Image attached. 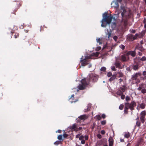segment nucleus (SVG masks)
Listing matches in <instances>:
<instances>
[{
	"label": "nucleus",
	"mask_w": 146,
	"mask_h": 146,
	"mask_svg": "<svg viewBox=\"0 0 146 146\" xmlns=\"http://www.w3.org/2000/svg\"><path fill=\"white\" fill-rule=\"evenodd\" d=\"M84 136L83 135H81L79 137V139L80 140H84Z\"/></svg>",
	"instance_id": "nucleus-47"
},
{
	"label": "nucleus",
	"mask_w": 146,
	"mask_h": 146,
	"mask_svg": "<svg viewBox=\"0 0 146 146\" xmlns=\"http://www.w3.org/2000/svg\"><path fill=\"white\" fill-rule=\"evenodd\" d=\"M69 128L71 130H73L75 131V129L77 127V125L76 124H74L72 126H70L69 127Z\"/></svg>",
	"instance_id": "nucleus-14"
},
{
	"label": "nucleus",
	"mask_w": 146,
	"mask_h": 146,
	"mask_svg": "<svg viewBox=\"0 0 146 146\" xmlns=\"http://www.w3.org/2000/svg\"><path fill=\"white\" fill-rule=\"evenodd\" d=\"M141 85H140L137 88V89L138 90L140 91L141 90L142 87L141 86Z\"/></svg>",
	"instance_id": "nucleus-57"
},
{
	"label": "nucleus",
	"mask_w": 146,
	"mask_h": 146,
	"mask_svg": "<svg viewBox=\"0 0 146 146\" xmlns=\"http://www.w3.org/2000/svg\"><path fill=\"white\" fill-rule=\"evenodd\" d=\"M131 100V98H130V97L128 96H126V98H125V100L126 101H129Z\"/></svg>",
	"instance_id": "nucleus-29"
},
{
	"label": "nucleus",
	"mask_w": 146,
	"mask_h": 146,
	"mask_svg": "<svg viewBox=\"0 0 146 146\" xmlns=\"http://www.w3.org/2000/svg\"><path fill=\"white\" fill-rule=\"evenodd\" d=\"M82 129V128L81 127H79V128H76L75 129V131H78L79 130H81Z\"/></svg>",
	"instance_id": "nucleus-46"
},
{
	"label": "nucleus",
	"mask_w": 146,
	"mask_h": 146,
	"mask_svg": "<svg viewBox=\"0 0 146 146\" xmlns=\"http://www.w3.org/2000/svg\"><path fill=\"white\" fill-rule=\"evenodd\" d=\"M106 120H104V121H102L101 122V124L102 125H104L106 124Z\"/></svg>",
	"instance_id": "nucleus-48"
},
{
	"label": "nucleus",
	"mask_w": 146,
	"mask_h": 146,
	"mask_svg": "<svg viewBox=\"0 0 146 146\" xmlns=\"http://www.w3.org/2000/svg\"><path fill=\"white\" fill-rule=\"evenodd\" d=\"M139 68V65L136 64L133 66V69L135 70H137Z\"/></svg>",
	"instance_id": "nucleus-21"
},
{
	"label": "nucleus",
	"mask_w": 146,
	"mask_h": 146,
	"mask_svg": "<svg viewBox=\"0 0 146 146\" xmlns=\"http://www.w3.org/2000/svg\"><path fill=\"white\" fill-rule=\"evenodd\" d=\"M140 119L141 122L143 123L145 121V117L140 116Z\"/></svg>",
	"instance_id": "nucleus-23"
},
{
	"label": "nucleus",
	"mask_w": 146,
	"mask_h": 146,
	"mask_svg": "<svg viewBox=\"0 0 146 146\" xmlns=\"http://www.w3.org/2000/svg\"><path fill=\"white\" fill-rule=\"evenodd\" d=\"M145 107V104L144 103H142L140 105V108L142 109H144Z\"/></svg>",
	"instance_id": "nucleus-26"
},
{
	"label": "nucleus",
	"mask_w": 146,
	"mask_h": 146,
	"mask_svg": "<svg viewBox=\"0 0 146 146\" xmlns=\"http://www.w3.org/2000/svg\"><path fill=\"white\" fill-rule=\"evenodd\" d=\"M61 143V141H57L54 143V144L55 145H58Z\"/></svg>",
	"instance_id": "nucleus-43"
},
{
	"label": "nucleus",
	"mask_w": 146,
	"mask_h": 146,
	"mask_svg": "<svg viewBox=\"0 0 146 146\" xmlns=\"http://www.w3.org/2000/svg\"><path fill=\"white\" fill-rule=\"evenodd\" d=\"M138 36V34H136L135 36H133L131 34H129L126 36L127 39L130 41H132L133 40L136 39Z\"/></svg>",
	"instance_id": "nucleus-4"
},
{
	"label": "nucleus",
	"mask_w": 146,
	"mask_h": 146,
	"mask_svg": "<svg viewBox=\"0 0 146 146\" xmlns=\"http://www.w3.org/2000/svg\"><path fill=\"white\" fill-rule=\"evenodd\" d=\"M127 56L131 55L133 57H134L136 56V52L135 51H130L127 52L126 54Z\"/></svg>",
	"instance_id": "nucleus-8"
},
{
	"label": "nucleus",
	"mask_w": 146,
	"mask_h": 146,
	"mask_svg": "<svg viewBox=\"0 0 146 146\" xmlns=\"http://www.w3.org/2000/svg\"><path fill=\"white\" fill-rule=\"evenodd\" d=\"M113 38L115 41H116L117 39V37L116 36H114Z\"/></svg>",
	"instance_id": "nucleus-50"
},
{
	"label": "nucleus",
	"mask_w": 146,
	"mask_h": 146,
	"mask_svg": "<svg viewBox=\"0 0 146 146\" xmlns=\"http://www.w3.org/2000/svg\"><path fill=\"white\" fill-rule=\"evenodd\" d=\"M101 133L102 135H104L105 133V131L104 130H102L101 131Z\"/></svg>",
	"instance_id": "nucleus-55"
},
{
	"label": "nucleus",
	"mask_w": 146,
	"mask_h": 146,
	"mask_svg": "<svg viewBox=\"0 0 146 146\" xmlns=\"http://www.w3.org/2000/svg\"><path fill=\"white\" fill-rule=\"evenodd\" d=\"M123 93L122 92H121L120 90H118L116 92L118 96H120Z\"/></svg>",
	"instance_id": "nucleus-25"
},
{
	"label": "nucleus",
	"mask_w": 146,
	"mask_h": 146,
	"mask_svg": "<svg viewBox=\"0 0 146 146\" xmlns=\"http://www.w3.org/2000/svg\"><path fill=\"white\" fill-rule=\"evenodd\" d=\"M81 143L82 144H84L85 143V141L84 140H81Z\"/></svg>",
	"instance_id": "nucleus-62"
},
{
	"label": "nucleus",
	"mask_w": 146,
	"mask_h": 146,
	"mask_svg": "<svg viewBox=\"0 0 146 146\" xmlns=\"http://www.w3.org/2000/svg\"><path fill=\"white\" fill-rule=\"evenodd\" d=\"M123 107L124 105L122 104H121L119 106V109L120 110H122Z\"/></svg>",
	"instance_id": "nucleus-36"
},
{
	"label": "nucleus",
	"mask_w": 146,
	"mask_h": 146,
	"mask_svg": "<svg viewBox=\"0 0 146 146\" xmlns=\"http://www.w3.org/2000/svg\"><path fill=\"white\" fill-rule=\"evenodd\" d=\"M85 86L83 85V84H79L78 86V89L80 90H83L85 88Z\"/></svg>",
	"instance_id": "nucleus-16"
},
{
	"label": "nucleus",
	"mask_w": 146,
	"mask_h": 146,
	"mask_svg": "<svg viewBox=\"0 0 146 146\" xmlns=\"http://www.w3.org/2000/svg\"><path fill=\"white\" fill-rule=\"evenodd\" d=\"M142 80H145L146 79V76H145L144 77H141L140 78Z\"/></svg>",
	"instance_id": "nucleus-53"
},
{
	"label": "nucleus",
	"mask_w": 146,
	"mask_h": 146,
	"mask_svg": "<svg viewBox=\"0 0 146 146\" xmlns=\"http://www.w3.org/2000/svg\"><path fill=\"white\" fill-rule=\"evenodd\" d=\"M113 18V16L111 15H108V13H105L103 14V18L101 21L102 23L101 26L102 27H105L107 24H110Z\"/></svg>",
	"instance_id": "nucleus-1"
},
{
	"label": "nucleus",
	"mask_w": 146,
	"mask_h": 146,
	"mask_svg": "<svg viewBox=\"0 0 146 146\" xmlns=\"http://www.w3.org/2000/svg\"><path fill=\"white\" fill-rule=\"evenodd\" d=\"M99 78V76L95 74H91L89 75V79L90 81L93 82H96Z\"/></svg>",
	"instance_id": "nucleus-2"
},
{
	"label": "nucleus",
	"mask_w": 146,
	"mask_h": 146,
	"mask_svg": "<svg viewBox=\"0 0 146 146\" xmlns=\"http://www.w3.org/2000/svg\"><path fill=\"white\" fill-rule=\"evenodd\" d=\"M81 84L86 86V85L88 84L89 82H87L86 79L84 78V79H82L81 80Z\"/></svg>",
	"instance_id": "nucleus-13"
},
{
	"label": "nucleus",
	"mask_w": 146,
	"mask_h": 146,
	"mask_svg": "<svg viewBox=\"0 0 146 146\" xmlns=\"http://www.w3.org/2000/svg\"><path fill=\"white\" fill-rule=\"evenodd\" d=\"M87 118V116L86 115H83L78 117L80 120H84Z\"/></svg>",
	"instance_id": "nucleus-12"
},
{
	"label": "nucleus",
	"mask_w": 146,
	"mask_h": 146,
	"mask_svg": "<svg viewBox=\"0 0 146 146\" xmlns=\"http://www.w3.org/2000/svg\"><path fill=\"white\" fill-rule=\"evenodd\" d=\"M97 137L99 139H101L102 136L101 134H98L97 135Z\"/></svg>",
	"instance_id": "nucleus-49"
},
{
	"label": "nucleus",
	"mask_w": 146,
	"mask_h": 146,
	"mask_svg": "<svg viewBox=\"0 0 146 146\" xmlns=\"http://www.w3.org/2000/svg\"><path fill=\"white\" fill-rule=\"evenodd\" d=\"M100 70L101 71L105 72L106 70V68L105 67H102L100 69Z\"/></svg>",
	"instance_id": "nucleus-30"
},
{
	"label": "nucleus",
	"mask_w": 146,
	"mask_h": 146,
	"mask_svg": "<svg viewBox=\"0 0 146 146\" xmlns=\"http://www.w3.org/2000/svg\"><path fill=\"white\" fill-rule=\"evenodd\" d=\"M140 60L142 61H145L146 60V57L143 56L140 59Z\"/></svg>",
	"instance_id": "nucleus-38"
},
{
	"label": "nucleus",
	"mask_w": 146,
	"mask_h": 146,
	"mask_svg": "<svg viewBox=\"0 0 146 146\" xmlns=\"http://www.w3.org/2000/svg\"><path fill=\"white\" fill-rule=\"evenodd\" d=\"M62 135H59L57 137V138L58 139L61 140L62 139Z\"/></svg>",
	"instance_id": "nucleus-39"
},
{
	"label": "nucleus",
	"mask_w": 146,
	"mask_h": 146,
	"mask_svg": "<svg viewBox=\"0 0 146 146\" xmlns=\"http://www.w3.org/2000/svg\"><path fill=\"white\" fill-rule=\"evenodd\" d=\"M123 81V79L121 78H120V79H119V83H121V82H122Z\"/></svg>",
	"instance_id": "nucleus-64"
},
{
	"label": "nucleus",
	"mask_w": 146,
	"mask_h": 146,
	"mask_svg": "<svg viewBox=\"0 0 146 146\" xmlns=\"http://www.w3.org/2000/svg\"><path fill=\"white\" fill-rule=\"evenodd\" d=\"M19 34L18 33H14V38H18L19 37Z\"/></svg>",
	"instance_id": "nucleus-28"
},
{
	"label": "nucleus",
	"mask_w": 146,
	"mask_h": 146,
	"mask_svg": "<svg viewBox=\"0 0 146 146\" xmlns=\"http://www.w3.org/2000/svg\"><path fill=\"white\" fill-rule=\"evenodd\" d=\"M124 135L125 137L128 138L130 137V134L129 132H125L124 133Z\"/></svg>",
	"instance_id": "nucleus-17"
},
{
	"label": "nucleus",
	"mask_w": 146,
	"mask_h": 146,
	"mask_svg": "<svg viewBox=\"0 0 146 146\" xmlns=\"http://www.w3.org/2000/svg\"><path fill=\"white\" fill-rule=\"evenodd\" d=\"M129 58L128 57L127 58L125 55H122L121 56V60L123 62H125L126 61L129 60Z\"/></svg>",
	"instance_id": "nucleus-10"
},
{
	"label": "nucleus",
	"mask_w": 146,
	"mask_h": 146,
	"mask_svg": "<svg viewBox=\"0 0 146 146\" xmlns=\"http://www.w3.org/2000/svg\"><path fill=\"white\" fill-rule=\"evenodd\" d=\"M125 105H126L128 108L130 109L131 111H132L134 110V107L136 106V103L135 102L133 101L130 103L128 102L125 103Z\"/></svg>",
	"instance_id": "nucleus-3"
},
{
	"label": "nucleus",
	"mask_w": 146,
	"mask_h": 146,
	"mask_svg": "<svg viewBox=\"0 0 146 146\" xmlns=\"http://www.w3.org/2000/svg\"><path fill=\"white\" fill-rule=\"evenodd\" d=\"M142 74L143 76H144L146 75V71H144L143 72Z\"/></svg>",
	"instance_id": "nucleus-61"
},
{
	"label": "nucleus",
	"mask_w": 146,
	"mask_h": 146,
	"mask_svg": "<svg viewBox=\"0 0 146 146\" xmlns=\"http://www.w3.org/2000/svg\"><path fill=\"white\" fill-rule=\"evenodd\" d=\"M118 74V76L119 77H122L123 76V75L121 72H117Z\"/></svg>",
	"instance_id": "nucleus-27"
},
{
	"label": "nucleus",
	"mask_w": 146,
	"mask_h": 146,
	"mask_svg": "<svg viewBox=\"0 0 146 146\" xmlns=\"http://www.w3.org/2000/svg\"><path fill=\"white\" fill-rule=\"evenodd\" d=\"M80 61L81 62V65L82 66H85L88 64V61L86 58L82 59V57L81 58Z\"/></svg>",
	"instance_id": "nucleus-7"
},
{
	"label": "nucleus",
	"mask_w": 146,
	"mask_h": 146,
	"mask_svg": "<svg viewBox=\"0 0 146 146\" xmlns=\"http://www.w3.org/2000/svg\"><path fill=\"white\" fill-rule=\"evenodd\" d=\"M116 78V76L115 75H113L110 78L109 80L111 82L112 81L114 80Z\"/></svg>",
	"instance_id": "nucleus-18"
},
{
	"label": "nucleus",
	"mask_w": 146,
	"mask_h": 146,
	"mask_svg": "<svg viewBox=\"0 0 146 146\" xmlns=\"http://www.w3.org/2000/svg\"><path fill=\"white\" fill-rule=\"evenodd\" d=\"M80 134H78L76 136V138H79V137H80Z\"/></svg>",
	"instance_id": "nucleus-60"
},
{
	"label": "nucleus",
	"mask_w": 146,
	"mask_h": 146,
	"mask_svg": "<svg viewBox=\"0 0 146 146\" xmlns=\"http://www.w3.org/2000/svg\"><path fill=\"white\" fill-rule=\"evenodd\" d=\"M74 94L72 95L71 96V97L69 99V101L71 103L73 102H77L78 100V99H76L75 100H74Z\"/></svg>",
	"instance_id": "nucleus-9"
},
{
	"label": "nucleus",
	"mask_w": 146,
	"mask_h": 146,
	"mask_svg": "<svg viewBox=\"0 0 146 146\" xmlns=\"http://www.w3.org/2000/svg\"><path fill=\"white\" fill-rule=\"evenodd\" d=\"M91 104H89L88 105L87 108H88V110H90L91 108Z\"/></svg>",
	"instance_id": "nucleus-41"
},
{
	"label": "nucleus",
	"mask_w": 146,
	"mask_h": 146,
	"mask_svg": "<svg viewBox=\"0 0 146 146\" xmlns=\"http://www.w3.org/2000/svg\"><path fill=\"white\" fill-rule=\"evenodd\" d=\"M85 139L86 140H88V137L87 135L85 136Z\"/></svg>",
	"instance_id": "nucleus-58"
},
{
	"label": "nucleus",
	"mask_w": 146,
	"mask_h": 146,
	"mask_svg": "<svg viewBox=\"0 0 146 146\" xmlns=\"http://www.w3.org/2000/svg\"><path fill=\"white\" fill-rule=\"evenodd\" d=\"M63 135L64 138H66L68 136V135L66 133L64 134Z\"/></svg>",
	"instance_id": "nucleus-54"
},
{
	"label": "nucleus",
	"mask_w": 146,
	"mask_h": 146,
	"mask_svg": "<svg viewBox=\"0 0 146 146\" xmlns=\"http://www.w3.org/2000/svg\"><path fill=\"white\" fill-rule=\"evenodd\" d=\"M129 31L130 33H135V30L133 29H131L129 30Z\"/></svg>",
	"instance_id": "nucleus-42"
},
{
	"label": "nucleus",
	"mask_w": 146,
	"mask_h": 146,
	"mask_svg": "<svg viewBox=\"0 0 146 146\" xmlns=\"http://www.w3.org/2000/svg\"><path fill=\"white\" fill-rule=\"evenodd\" d=\"M121 10H123V11L121 14L122 18H123V17H125L126 18H127L129 17V13H128L127 14H126L127 11L125 9V7L121 6Z\"/></svg>",
	"instance_id": "nucleus-5"
},
{
	"label": "nucleus",
	"mask_w": 146,
	"mask_h": 146,
	"mask_svg": "<svg viewBox=\"0 0 146 146\" xmlns=\"http://www.w3.org/2000/svg\"><path fill=\"white\" fill-rule=\"evenodd\" d=\"M96 117L97 119H98V120H100L101 119V117L99 115H96Z\"/></svg>",
	"instance_id": "nucleus-37"
},
{
	"label": "nucleus",
	"mask_w": 146,
	"mask_h": 146,
	"mask_svg": "<svg viewBox=\"0 0 146 146\" xmlns=\"http://www.w3.org/2000/svg\"><path fill=\"white\" fill-rule=\"evenodd\" d=\"M141 92L143 94L146 93V89L145 88L142 89L141 90Z\"/></svg>",
	"instance_id": "nucleus-33"
},
{
	"label": "nucleus",
	"mask_w": 146,
	"mask_h": 146,
	"mask_svg": "<svg viewBox=\"0 0 146 146\" xmlns=\"http://www.w3.org/2000/svg\"><path fill=\"white\" fill-rule=\"evenodd\" d=\"M135 80H136L135 83L137 84H138L140 82V80L139 79H137Z\"/></svg>",
	"instance_id": "nucleus-52"
},
{
	"label": "nucleus",
	"mask_w": 146,
	"mask_h": 146,
	"mask_svg": "<svg viewBox=\"0 0 146 146\" xmlns=\"http://www.w3.org/2000/svg\"><path fill=\"white\" fill-rule=\"evenodd\" d=\"M90 110H88V108H87L86 109L84 110V111L85 112H87L88 111Z\"/></svg>",
	"instance_id": "nucleus-59"
},
{
	"label": "nucleus",
	"mask_w": 146,
	"mask_h": 146,
	"mask_svg": "<svg viewBox=\"0 0 146 146\" xmlns=\"http://www.w3.org/2000/svg\"><path fill=\"white\" fill-rule=\"evenodd\" d=\"M97 42L99 44H100L102 43L101 42V39L100 38H97L96 39Z\"/></svg>",
	"instance_id": "nucleus-34"
},
{
	"label": "nucleus",
	"mask_w": 146,
	"mask_h": 146,
	"mask_svg": "<svg viewBox=\"0 0 146 146\" xmlns=\"http://www.w3.org/2000/svg\"><path fill=\"white\" fill-rule=\"evenodd\" d=\"M119 47L120 48L123 50L125 48V46L122 44H121L119 46Z\"/></svg>",
	"instance_id": "nucleus-45"
},
{
	"label": "nucleus",
	"mask_w": 146,
	"mask_h": 146,
	"mask_svg": "<svg viewBox=\"0 0 146 146\" xmlns=\"http://www.w3.org/2000/svg\"><path fill=\"white\" fill-rule=\"evenodd\" d=\"M109 146H112L113 145V141L112 137L110 136L109 138Z\"/></svg>",
	"instance_id": "nucleus-11"
},
{
	"label": "nucleus",
	"mask_w": 146,
	"mask_h": 146,
	"mask_svg": "<svg viewBox=\"0 0 146 146\" xmlns=\"http://www.w3.org/2000/svg\"><path fill=\"white\" fill-rule=\"evenodd\" d=\"M108 33H106V35L108 36V38H109L111 36V32L110 31H109L108 29L107 30Z\"/></svg>",
	"instance_id": "nucleus-20"
},
{
	"label": "nucleus",
	"mask_w": 146,
	"mask_h": 146,
	"mask_svg": "<svg viewBox=\"0 0 146 146\" xmlns=\"http://www.w3.org/2000/svg\"><path fill=\"white\" fill-rule=\"evenodd\" d=\"M141 72H137L131 76V79L132 80H136L138 76H141Z\"/></svg>",
	"instance_id": "nucleus-6"
},
{
	"label": "nucleus",
	"mask_w": 146,
	"mask_h": 146,
	"mask_svg": "<svg viewBox=\"0 0 146 146\" xmlns=\"http://www.w3.org/2000/svg\"><path fill=\"white\" fill-rule=\"evenodd\" d=\"M129 108L127 107L126 105H125V106L124 108V113L125 114H127L128 112V109Z\"/></svg>",
	"instance_id": "nucleus-22"
},
{
	"label": "nucleus",
	"mask_w": 146,
	"mask_h": 146,
	"mask_svg": "<svg viewBox=\"0 0 146 146\" xmlns=\"http://www.w3.org/2000/svg\"><path fill=\"white\" fill-rule=\"evenodd\" d=\"M116 24L115 22H113L112 23L111 27L112 28H115L116 27Z\"/></svg>",
	"instance_id": "nucleus-32"
},
{
	"label": "nucleus",
	"mask_w": 146,
	"mask_h": 146,
	"mask_svg": "<svg viewBox=\"0 0 146 146\" xmlns=\"http://www.w3.org/2000/svg\"><path fill=\"white\" fill-rule=\"evenodd\" d=\"M146 112L145 111H142L140 113V116L145 117Z\"/></svg>",
	"instance_id": "nucleus-24"
},
{
	"label": "nucleus",
	"mask_w": 146,
	"mask_h": 146,
	"mask_svg": "<svg viewBox=\"0 0 146 146\" xmlns=\"http://www.w3.org/2000/svg\"><path fill=\"white\" fill-rule=\"evenodd\" d=\"M119 89L123 93L127 90V88L125 85H123L122 87H119Z\"/></svg>",
	"instance_id": "nucleus-15"
},
{
	"label": "nucleus",
	"mask_w": 146,
	"mask_h": 146,
	"mask_svg": "<svg viewBox=\"0 0 146 146\" xmlns=\"http://www.w3.org/2000/svg\"><path fill=\"white\" fill-rule=\"evenodd\" d=\"M112 76V73L110 72H109L107 73V76L108 77H110Z\"/></svg>",
	"instance_id": "nucleus-44"
},
{
	"label": "nucleus",
	"mask_w": 146,
	"mask_h": 146,
	"mask_svg": "<svg viewBox=\"0 0 146 146\" xmlns=\"http://www.w3.org/2000/svg\"><path fill=\"white\" fill-rule=\"evenodd\" d=\"M136 125L138 127H140L141 125V123L138 121H137L136 123Z\"/></svg>",
	"instance_id": "nucleus-35"
},
{
	"label": "nucleus",
	"mask_w": 146,
	"mask_h": 146,
	"mask_svg": "<svg viewBox=\"0 0 146 146\" xmlns=\"http://www.w3.org/2000/svg\"><path fill=\"white\" fill-rule=\"evenodd\" d=\"M17 9H15L13 11V12H12V13L14 14L15 15V12L16 11H17Z\"/></svg>",
	"instance_id": "nucleus-63"
},
{
	"label": "nucleus",
	"mask_w": 146,
	"mask_h": 146,
	"mask_svg": "<svg viewBox=\"0 0 146 146\" xmlns=\"http://www.w3.org/2000/svg\"><path fill=\"white\" fill-rule=\"evenodd\" d=\"M115 65L116 68H120L121 67V64L120 63L118 62H116L115 63Z\"/></svg>",
	"instance_id": "nucleus-19"
},
{
	"label": "nucleus",
	"mask_w": 146,
	"mask_h": 146,
	"mask_svg": "<svg viewBox=\"0 0 146 146\" xmlns=\"http://www.w3.org/2000/svg\"><path fill=\"white\" fill-rule=\"evenodd\" d=\"M111 70L113 71H116V69L115 68V66H113L111 67Z\"/></svg>",
	"instance_id": "nucleus-51"
},
{
	"label": "nucleus",
	"mask_w": 146,
	"mask_h": 146,
	"mask_svg": "<svg viewBox=\"0 0 146 146\" xmlns=\"http://www.w3.org/2000/svg\"><path fill=\"white\" fill-rule=\"evenodd\" d=\"M102 117L104 119L106 117V115L104 114H103L102 115Z\"/></svg>",
	"instance_id": "nucleus-56"
},
{
	"label": "nucleus",
	"mask_w": 146,
	"mask_h": 146,
	"mask_svg": "<svg viewBox=\"0 0 146 146\" xmlns=\"http://www.w3.org/2000/svg\"><path fill=\"white\" fill-rule=\"evenodd\" d=\"M100 53L98 52H96L95 53H93V55L95 56L96 57H98V55Z\"/></svg>",
	"instance_id": "nucleus-31"
},
{
	"label": "nucleus",
	"mask_w": 146,
	"mask_h": 146,
	"mask_svg": "<svg viewBox=\"0 0 146 146\" xmlns=\"http://www.w3.org/2000/svg\"><path fill=\"white\" fill-rule=\"evenodd\" d=\"M125 97V96L123 94V93L121 95V98L122 100H123Z\"/></svg>",
	"instance_id": "nucleus-40"
}]
</instances>
